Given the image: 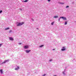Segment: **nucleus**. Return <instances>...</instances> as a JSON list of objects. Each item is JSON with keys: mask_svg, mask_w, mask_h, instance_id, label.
Returning <instances> with one entry per match:
<instances>
[{"mask_svg": "<svg viewBox=\"0 0 76 76\" xmlns=\"http://www.w3.org/2000/svg\"><path fill=\"white\" fill-rule=\"evenodd\" d=\"M18 24L17 25V26H21V25H22L24 24V22L22 23H18Z\"/></svg>", "mask_w": 76, "mask_h": 76, "instance_id": "f257e3e1", "label": "nucleus"}, {"mask_svg": "<svg viewBox=\"0 0 76 76\" xmlns=\"http://www.w3.org/2000/svg\"><path fill=\"white\" fill-rule=\"evenodd\" d=\"M61 18H62L63 19V20H67V18L66 17H60V19H61Z\"/></svg>", "mask_w": 76, "mask_h": 76, "instance_id": "f03ea898", "label": "nucleus"}, {"mask_svg": "<svg viewBox=\"0 0 76 76\" xmlns=\"http://www.w3.org/2000/svg\"><path fill=\"white\" fill-rule=\"evenodd\" d=\"M9 60L5 61L3 62L2 63V64H5V63H6L7 62H9Z\"/></svg>", "mask_w": 76, "mask_h": 76, "instance_id": "7ed1b4c3", "label": "nucleus"}, {"mask_svg": "<svg viewBox=\"0 0 76 76\" xmlns=\"http://www.w3.org/2000/svg\"><path fill=\"white\" fill-rule=\"evenodd\" d=\"M24 48H25V49L29 48V46L28 45L25 46L24 47Z\"/></svg>", "mask_w": 76, "mask_h": 76, "instance_id": "20e7f679", "label": "nucleus"}, {"mask_svg": "<svg viewBox=\"0 0 76 76\" xmlns=\"http://www.w3.org/2000/svg\"><path fill=\"white\" fill-rule=\"evenodd\" d=\"M62 48L63 49H61V50H62V51H64V50H66V48H65V47H63Z\"/></svg>", "mask_w": 76, "mask_h": 76, "instance_id": "39448f33", "label": "nucleus"}, {"mask_svg": "<svg viewBox=\"0 0 76 76\" xmlns=\"http://www.w3.org/2000/svg\"><path fill=\"white\" fill-rule=\"evenodd\" d=\"M9 39L11 41H13L14 40V39L12 37H9Z\"/></svg>", "mask_w": 76, "mask_h": 76, "instance_id": "423d86ee", "label": "nucleus"}, {"mask_svg": "<svg viewBox=\"0 0 76 76\" xmlns=\"http://www.w3.org/2000/svg\"><path fill=\"white\" fill-rule=\"evenodd\" d=\"M0 72L1 73V74H3V69H1L0 70Z\"/></svg>", "mask_w": 76, "mask_h": 76, "instance_id": "0eeeda50", "label": "nucleus"}, {"mask_svg": "<svg viewBox=\"0 0 76 76\" xmlns=\"http://www.w3.org/2000/svg\"><path fill=\"white\" fill-rule=\"evenodd\" d=\"M31 50H26V53H29V52H30L31 51Z\"/></svg>", "mask_w": 76, "mask_h": 76, "instance_id": "6e6552de", "label": "nucleus"}, {"mask_svg": "<svg viewBox=\"0 0 76 76\" xmlns=\"http://www.w3.org/2000/svg\"><path fill=\"white\" fill-rule=\"evenodd\" d=\"M54 18H58V16H55L54 17Z\"/></svg>", "mask_w": 76, "mask_h": 76, "instance_id": "1a4fd4ad", "label": "nucleus"}, {"mask_svg": "<svg viewBox=\"0 0 76 76\" xmlns=\"http://www.w3.org/2000/svg\"><path fill=\"white\" fill-rule=\"evenodd\" d=\"M10 28L9 27H8L7 28H5V30H8V29H9Z\"/></svg>", "mask_w": 76, "mask_h": 76, "instance_id": "9d476101", "label": "nucleus"}, {"mask_svg": "<svg viewBox=\"0 0 76 76\" xmlns=\"http://www.w3.org/2000/svg\"><path fill=\"white\" fill-rule=\"evenodd\" d=\"M54 23V22H52L51 23V25H53Z\"/></svg>", "mask_w": 76, "mask_h": 76, "instance_id": "9b49d317", "label": "nucleus"}, {"mask_svg": "<svg viewBox=\"0 0 76 76\" xmlns=\"http://www.w3.org/2000/svg\"><path fill=\"white\" fill-rule=\"evenodd\" d=\"M28 1V0H26L25 1H24V2H27V1Z\"/></svg>", "mask_w": 76, "mask_h": 76, "instance_id": "f8f14e48", "label": "nucleus"}, {"mask_svg": "<svg viewBox=\"0 0 76 76\" xmlns=\"http://www.w3.org/2000/svg\"><path fill=\"white\" fill-rule=\"evenodd\" d=\"M44 47V45H41V46H40L39 47Z\"/></svg>", "mask_w": 76, "mask_h": 76, "instance_id": "ddd939ff", "label": "nucleus"}, {"mask_svg": "<svg viewBox=\"0 0 76 76\" xmlns=\"http://www.w3.org/2000/svg\"><path fill=\"white\" fill-rule=\"evenodd\" d=\"M3 11H2V10H1L0 11V13H2Z\"/></svg>", "mask_w": 76, "mask_h": 76, "instance_id": "4468645a", "label": "nucleus"}, {"mask_svg": "<svg viewBox=\"0 0 76 76\" xmlns=\"http://www.w3.org/2000/svg\"><path fill=\"white\" fill-rule=\"evenodd\" d=\"M67 23L66 22H65V25H67Z\"/></svg>", "mask_w": 76, "mask_h": 76, "instance_id": "2eb2a0df", "label": "nucleus"}, {"mask_svg": "<svg viewBox=\"0 0 76 76\" xmlns=\"http://www.w3.org/2000/svg\"><path fill=\"white\" fill-rule=\"evenodd\" d=\"M68 7H69V6H67L66 7V8H67Z\"/></svg>", "mask_w": 76, "mask_h": 76, "instance_id": "dca6fc26", "label": "nucleus"}, {"mask_svg": "<svg viewBox=\"0 0 76 76\" xmlns=\"http://www.w3.org/2000/svg\"><path fill=\"white\" fill-rule=\"evenodd\" d=\"M61 4H64V3H60Z\"/></svg>", "mask_w": 76, "mask_h": 76, "instance_id": "f3484780", "label": "nucleus"}, {"mask_svg": "<svg viewBox=\"0 0 76 76\" xmlns=\"http://www.w3.org/2000/svg\"><path fill=\"white\" fill-rule=\"evenodd\" d=\"M63 74V75H65V73H64V72H62Z\"/></svg>", "mask_w": 76, "mask_h": 76, "instance_id": "a211bd4d", "label": "nucleus"}, {"mask_svg": "<svg viewBox=\"0 0 76 76\" xmlns=\"http://www.w3.org/2000/svg\"><path fill=\"white\" fill-rule=\"evenodd\" d=\"M15 70H18V69L17 68H15Z\"/></svg>", "mask_w": 76, "mask_h": 76, "instance_id": "6ab92c4d", "label": "nucleus"}, {"mask_svg": "<svg viewBox=\"0 0 76 76\" xmlns=\"http://www.w3.org/2000/svg\"><path fill=\"white\" fill-rule=\"evenodd\" d=\"M19 69V66H18L17 67V69H18H18Z\"/></svg>", "mask_w": 76, "mask_h": 76, "instance_id": "aec40b11", "label": "nucleus"}, {"mask_svg": "<svg viewBox=\"0 0 76 76\" xmlns=\"http://www.w3.org/2000/svg\"><path fill=\"white\" fill-rule=\"evenodd\" d=\"M45 75H46V74H44V75H42V76H45Z\"/></svg>", "mask_w": 76, "mask_h": 76, "instance_id": "412c9836", "label": "nucleus"}, {"mask_svg": "<svg viewBox=\"0 0 76 76\" xmlns=\"http://www.w3.org/2000/svg\"><path fill=\"white\" fill-rule=\"evenodd\" d=\"M51 61H52V59H51L49 60V61L50 62Z\"/></svg>", "mask_w": 76, "mask_h": 76, "instance_id": "4be33fe9", "label": "nucleus"}, {"mask_svg": "<svg viewBox=\"0 0 76 76\" xmlns=\"http://www.w3.org/2000/svg\"><path fill=\"white\" fill-rule=\"evenodd\" d=\"M1 45H2L1 44H0V47H1Z\"/></svg>", "mask_w": 76, "mask_h": 76, "instance_id": "5701e85b", "label": "nucleus"}, {"mask_svg": "<svg viewBox=\"0 0 76 76\" xmlns=\"http://www.w3.org/2000/svg\"><path fill=\"white\" fill-rule=\"evenodd\" d=\"M60 18H59V19H58L59 21H60Z\"/></svg>", "mask_w": 76, "mask_h": 76, "instance_id": "b1692460", "label": "nucleus"}, {"mask_svg": "<svg viewBox=\"0 0 76 76\" xmlns=\"http://www.w3.org/2000/svg\"><path fill=\"white\" fill-rule=\"evenodd\" d=\"M51 0H48V1H50Z\"/></svg>", "mask_w": 76, "mask_h": 76, "instance_id": "393cba45", "label": "nucleus"}, {"mask_svg": "<svg viewBox=\"0 0 76 76\" xmlns=\"http://www.w3.org/2000/svg\"><path fill=\"white\" fill-rule=\"evenodd\" d=\"M53 50H55V49H53Z\"/></svg>", "mask_w": 76, "mask_h": 76, "instance_id": "a878e982", "label": "nucleus"}, {"mask_svg": "<svg viewBox=\"0 0 76 76\" xmlns=\"http://www.w3.org/2000/svg\"><path fill=\"white\" fill-rule=\"evenodd\" d=\"M53 76H56V75H53Z\"/></svg>", "mask_w": 76, "mask_h": 76, "instance_id": "bb28decb", "label": "nucleus"}, {"mask_svg": "<svg viewBox=\"0 0 76 76\" xmlns=\"http://www.w3.org/2000/svg\"><path fill=\"white\" fill-rule=\"evenodd\" d=\"M20 44H22L21 43H20Z\"/></svg>", "mask_w": 76, "mask_h": 76, "instance_id": "cd10ccee", "label": "nucleus"}, {"mask_svg": "<svg viewBox=\"0 0 76 76\" xmlns=\"http://www.w3.org/2000/svg\"><path fill=\"white\" fill-rule=\"evenodd\" d=\"M10 32H11V30H10Z\"/></svg>", "mask_w": 76, "mask_h": 76, "instance_id": "c85d7f7f", "label": "nucleus"}]
</instances>
